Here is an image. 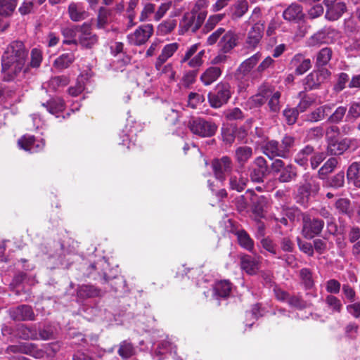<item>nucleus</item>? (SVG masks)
<instances>
[{
	"mask_svg": "<svg viewBox=\"0 0 360 360\" xmlns=\"http://www.w3.org/2000/svg\"><path fill=\"white\" fill-rule=\"evenodd\" d=\"M205 20L202 19V15L198 16L190 12L184 13L182 19L180 21L179 27L182 33L191 32H196L203 24Z\"/></svg>",
	"mask_w": 360,
	"mask_h": 360,
	"instance_id": "9b49d317",
	"label": "nucleus"
},
{
	"mask_svg": "<svg viewBox=\"0 0 360 360\" xmlns=\"http://www.w3.org/2000/svg\"><path fill=\"white\" fill-rule=\"evenodd\" d=\"M264 30V24L255 23L248 32L245 46L248 49L254 50L259 44Z\"/></svg>",
	"mask_w": 360,
	"mask_h": 360,
	"instance_id": "dca6fc26",
	"label": "nucleus"
},
{
	"mask_svg": "<svg viewBox=\"0 0 360 360\" xmlns=\"http://www.w3.org/2000/svg\"><path fill=\"white\" fill-rule=\"evenodd\" d=\"M248 4L245 0H240L235 4L234 15L236 18L242 17L248 11Z\"/></svg>",
	"mask_w": 360,
	"mask_h": 360,
	"instance_id": "774afa93",
	"label": "nucleus"
},
{
	"mask_svg": "<svg viewBox=\"0 0 360 360\" xmlns=\"http://www.w3.org/2000/svg\"><path fill=\"white\" fill-rule=\"evenodd\" d=\"M295 146V139L292 136L285 135L281 142L276 140L267 141L263 146V153L271 160L275 157L288 158Z\"/></svg>",
	"mask_w": 360,
	"mask_h": 360,
	"instance_id": "f03ea898",
	"label": "nucleus"
},
{
	"mask_svg": "<svg viewBox=\"0 0 360 360\" xmlns=\"http://www.w3.org/2000/svg\"><path fill=\"white\" fill-rule=\"evenodd\" d=\"M252 148L250 146H240L235 150V159L240 167H243L244 165L252 156Z\"/></svg>",
	"mask_w": 360,
	"mask_h": 360,
	"instance_id": "72a5a7b5",
	"label": "nucleus"
},
{
	"mask_svg": "<svg viewBox=\"0 0 360 360\" xmlns=\"http://www.w3.org/2000/svg\"><path fill=\"white\" fill-rule=\"evenodd\" d=\"M262 247L270 254L276 255L278 253L276 244L269 237L264 238L260 241Z\"/></svg>",
	"mask_w": 360,
	"mask_h": 360,
	"instance_id": "680f3d73",
	"label": "nucleus"
},
{
	"mask_svg": "<svg viewBox=\"0 0 360 360\" xmlns=\"http://www.w3.org/2000/svg\"><path fill=\"white\" fill-rule=\"evenodd\" d=\"M247 192L252 194L251 199L252 212L257 217H262L267 205V198L264 195H257L252 190H248Z\"/></svg>",
	"mask_w": 360,
	"mask_h": 360,
	"instance_id": "5701e85b",
	"label": "nucleus"
},
{
	"mask_svg": "<svg viewBox=\"0 0 360 360\" xmlns=\"http://www.w3.org/2000/svg\"><path fill=\"white\" fill-rule=\"evenodd\" d=\"M211 165L215 177L221 181L225 180L226 174L231 173L233 168V161L227 155L213 159Z\"/></svg>",
	"mask_w": 360,
	"mask_h": 360,
	"instance_id": "1a4fd4ad",
	"label": "nucleus"
},
{
	"mask_svg": "<svg viewBox=\"0 0 360 360\" xmlns=\"http://www.w3.org/2000/svg\"><path fill=\"white\" fill-rule=\"evenodd\" d=\"M222 70L219 67L211 66L205 70L200 76V81L205 86L211 85L221 76Z\"/></svg>",
	"mask_w": 360,
	"mask_h": 360,
	"instance_id": "c756f323",
	"label": "nucleus"
},
{
	"mask_svg": "<svg viewBox=\"0 0 360 360\" xmlns=\"http://www.w3.org/2000/svg\"><path fill=\"white\" fill-rule=\"evenodd\" d=\"M281 96V94L280 91H276L271 95V96L268 99V107L269 112L278 114L281 108V105L280 103V98Z\"/></svg>",
	"mask_w": 360,
	"mask_h": 360,
	"instance_id": "8fccbe9b",
	"label": "nucleus"
},
{
	"mask_svg": "<svg viewBox=\"0 0 360 360\" xmlns=\"http://www.w3.org/2000/svg\"><path fill=\"white\" fill-rule=\"evenodd\" d=\"M79 34L78 36V43L85 49H91L98 42V37L92 33L91 25L88 23H84L81 26H76Z\"/></svg>",
	"mask_w": 360,
	"mask_h": 360,
	"instance_id": "f8f14e48",
	"label": "nucleus"
},
{
	"mask_svg": "<svg viewBox=\"0 0 360 360\" xmlns=\"http://www.w3.org/2000/svg\"><path fill=\"white\" fill-rule=\"evenodd\" d=\"M42 60V53L38 49H33L31 51L30 66L32 68H39Z\"/></svg>",
	"mask_w": 360,
	"mask_h": 360,
	"instance_id": "338daca9",
	"label": "nucleus"
},
{
	"mask_svg": "<svg viewBox=\"0 0 360 360\" xmlns=\"http://www.w3.org/2000/svg\"><path fill=\"white\" fill-rule=\"evenodd\" d=\"M117 353L121 357L128 359L135 354V348L131 342L124 340L120 344Z\"/></svg>",
	"mask_w": 360,
	"mask_h": 360,
	"instance_id": "09e8293b",
	"label": "nucleus"
},
{
	"mask_svg": "<svg viewBox=\"0 0 360 360\" xmlns=\"http://www.w3.org/2000/svg\"><path fill=\"white\" fill-rule=\"evenodd\" d=\"M24 65L25 64L18 63L1 58L3 80L5 82L13 81L22 71Z\"/></svg>",
	"mask_w": 360,
	"mask_h": 360,
	"instance_id": "2eb2a0df",
	"label": "nucleus"
},
{
	"mask_svg": "<svg viewBox=\"0 0 360 360\" xmlns=\"http://www.w3.org/2000/svg\"><path fill=\"white\" fill-rule=\"evenodd\" d=\"M224 14H214L210 15L203 27V31L205 32H209L212 30L216 25L224 19Z\"/></svg>",
	"mask_w": 360,
	"mask_h": 360,
	"instance_id": "6e6d98bb",
	"label": "nucleus"
},
{
	"mask_svg": "<svg viewBox=\"0 0 360 360\" xmlns=\"http://www.w3.org/2000/svg\"><path fill=\"white\" fill-rule=\"evenodd\" d=\"M179 44L174 42L165 45L162 49L161 53L158 57L155 63V68L159 70H160L162 65L171 58L174 53L178 50Z\"/></svg>",
	"mask_w": 360,
	"mask_h": 360,
	"instance_id": "aec40b11",
	"label": "nucleus"
},
{
	"mask_svg": "<svg viewBox=\"0 0 360 360\" xmlns=\"http://www.w3.org/2000/svg\"><path fill=\"white\" fill-rule=\"evenodd\" d=\"M153 34V27L150 24L139 26L133 33L127 37V41L133 46H141L146 44Z\"/></svg>",
	"mask_w": 360,
	"mask_h": 360,
	"instance_id": "9d476101",
	"label": "nucleus"
},
{
	"mask_svg": "<svg viewBox=\"0 0 360 360\" xmlns=\"http://www.w3.org/2000/svg\"><path fill=\"white\" fill-rule=\"evenodd\" d=\"M347 108L346 106L340 105L331 114L328 120L330 123L338 124L343 120L344 117L347 112Z\"/></svg>",
	"mask_w": 360,
	"mask_h": 360,
	"instance_id": "5fc2aeb1",
	"label": "nucleus"
},
{
	"mask_svg": "<svg viewBox=\"0 0 360 360\" xmlns=\"http://www.w3.org/2000/svg\"><path fill=\"white\" fill-rule=\"evenodd\" d=\"M240 266L248 274L255 275L259 270V261L250 255H245L240 258Z\"/></svg>",
	"mask_w": 360,
	"mask_h": 360,
	"instance_id": "b1692460",
	"label": "nucleus"
},
{
	"mask_svg": "<svg viewBox=\"0 0 360 360\" xmlns=\"http://www.w3.org/2000/svg\"><path fill=\"white\" fill-rule=\"evenodd\" d=\"M303 186L307 190H308L313 196L316 195L321 188V185L319 181V177L311 174L309 172L305 173L303 176Z\"/></svg>",
	"mask_w": 360,
	"mask_h": 360,
	"instance_id": "bb28decb",
	"label": "nucleus"
},
{
	"mask_svg": "<svg viewBox=\"0 0 360 360\" xmlns=\"http://www.w3.org/2000/svg\"><path fill=\"white\" fill-rule=\"evenodd\" d=\"M255 167L250 171V178L254 183H262L269 173V167L264 158L259 156L253 162Z\"/></svg>",
	"mask_w": 360,
	"mask_h": 360,
	"instance_id": "4468645a",
	"label": "nucleus"
},
{
	"mask_svg": "<svg viewBox=\"0 0 360 360\" xmlns=\"http://www.w3.org/2000/svg\"><path fill=\"white\" fill-rule=\"evenodd\" d=\"M35 137L31 135H25L18 141V144L22 149L28 151L34 143Z\"/></svg>",
	"mask_w": 360,
	"mask_h": 360,
	"instance_id": "e2e57ef3",
	"label": "nucleus"
},
{
	"mask_svg": "<svg viewBox=\"0 0 360 360\" xmlns=\"http://www.w3.org/2000/svg\"><path fill=\"white\" fill-rule=\"evenodd\" d=\"M8 314L11 319L15 321H33L35 319L32 307L27 304L11 307L8 310Z\"/></svg>",
	"mask_w": 360,
	"mask_h": 360,
	"instance_id": "ddd939ff",
	"label": "nucleus"
},
{
	"mask_svg": "<svg viewBox=\"0 0 360 360\" xmlns=\"http://www.w3.org/2000/svg\"><path fill=\"white\" fill-rule=\"evenodd\" d=\"M207 1H199L195 4L190 13L198 16L202 15V19L205 20L207 15Z\"/></svg>",
	"mask_w": 360,
	"mask_h": 360,
	"instance_id": "bf43d9fd",
	"label": "nucleus"
},
{
	"mask_svg": "<svg viewBox=\"0 0 360 360\" xmlns=\"http://www.w3.org/2000/svg\"><path fill=\"white\" fill-rule=\"evenodd\" d=\"M188 128L193 134L202 138H208L216 134L218 126L210 120L194 117L189 121Z\"/></svg>",
	"mask_w": 360,
	"mask_h": 360,
	"instance_id": "20e7f679",
	"label": "nucleus"
},
{
	"mask_svg": "<svg viewBox=\"0 0 360 360\" xmlns=\"http://www.w3.org/2000/svg\"><path fill=\"white\" fill-rule=\"evenodd\" d=\"M18 336L22 340H38V333L35 327L20 325L17 329Z\"/></svg>",
	"mask_w": 360,
	"mask_h": 360,
	"instance_id": "4c0bfd02",
	"label": "nucleus"
},
{
	"mask_svg": "<svg viewBox=\"0 0 360 360\" xmlns=\"http://www.w3.org/2000/svg\"><path fill=\"white\" fill-rule=\"evenodd\" d=\"M307 213L302 212L300 209L297 207H288L285 210V215L288 217L291 221H295L302 220L304 215H306Z\"/></svg>",
	"mask_w": 360,
	"mask_h": 360,
	"instance_id": "13d9d810",
	"label": "nucleus"
},
{
	"mask_svg": "<svg viewBox=\"0 0 360 360\" xmlns=\"http://www.w3.org/2000/svg\"><path fill=\"white\" fill-rule=\"evenodd\" d=\"M339 134L340 129L337 126L332 125L326 129V151L330 155H340L350 146V141L347 139H339Z\"/></svg>",
	"mask_w": 360,
	"mask_h": 360,
	"instance_id": "7ed1b4c3",
	"label": "nucleus"
},
{
	"mask_svg": "<svg viewBox=\"0 0 360 360\" xmlns=\"http://www.w3.org/2000/svg\"><path fill=\"white\" fill-rule=\"evenodd\" d=\"M324 225L325 223L322 219L311 217L309 214H307L302 218V235L307 239H312L321 233Z\"/></svg>",
	"mask_w": 360,
	"mask_h": 360,
	"instance_id": "6e6552de",
	"label": "nucleus"
},
{
	"mask_svg": "<svg viewBox=\"0 0 360 360\" xmlns=\"http://www.w3.org/2000/svg\"><path fill=\"white\" fill-rule=\"evenodd\" d=\"M345 172L340 171L335 174L328 176L323 180V186L326 188H332L334 189H339L345 186Z\"/></svg>",
	"mask_w": 360,
	"mask_h": 360,
	"instance_id": "cd10ccee",
	"label": "nucleus"
},
{
	"mask_svg": "<svg viewBox=\"0 0 360 360\" xmlns=\"http://www.w3.org/2000/svg\"><path fill=\"white\" fill-rule=\"evenodd\" d=\"M109 15L110 11L108 9L103 7L100 8L97 21L98 28H103L107 24Z\"/></svg>",
	"mask_w": 360,
	"mask_h": 360,
	"instance_id": "69168bd1",
	"label": "nucleus"
},
{
	"mask_svg": "<svg viewBox=\"0 0 360 360\" xmlns=\"http://www.w3.org/2000/svg\"><path fill=\"white\" fill-rule=\"evenodd\" d=\"M335 207L339 213L352 217L353 214V208L351 205V201L348 198H340L335 203Z\"/></svg>",
	"mask_w": 360,
	"mask_h": 360,
	"instance_id": "c03bdc74",
	"label": "nucleus"
},
{
	"mask_svg": "<svg viewBox=\"0 0 360 360\" xmlns=\"http://www.w3.org/2000/svg\"><path fill=\"white\" fill-rule=\"evenodd\" d=\"M299 112L297 108L287 107L285 108L283 111V115L285 117V122L288 125L294 124L297 122Z\"/></svg>",
	"mask_w": 360,
	"mask_h": 360,
	"instance_id": "864d4df0",
	"label": "nucleus"
},
{
	"mask_svg": "<svg viewBox=\"0 0 360 360\" xmlns=\"http://www.w3.org/2000/svg\"><path fill=\"white\" fill-rule=\"evenodd\" d=\"M325 303L333 313H340L342 309V304L339 298L328 295L325 298Z\"/></svg>",
	"mask_w": 360,
	"mask_h": 360,
	"instance_id": "3c124183",
	"label": "nucleus"
},
{
	"mask_svg": "<svg viewBox=\"0 0 360 360\" xmlns=\"http://www.w3.org/2000/svg\"><path fill=\"white\" fill-rule=\"evenodd\" d=\"M42 105L52 115L61 112L65 108L64 100L59 97L53 98L46 103H42Z\"/></svg>",
	"mask_w": 360,
	"mask_h": 360,
	"instance_id": "c9c22d12",
	"label": "nucleus"
},
{
	"mask_svg": "<svg viewBox=\"0 0 360 360\" xmlns=\"http://www.w3.org/2000/svg\"><path fill=\"white\" fill-rule=\"evenodd\" d=\"M315 102V99L309 96L304 95L300 100L297 106L296 107L298 109V111L300 112H304L307 109H308L311 105H312Z\"/></svg>",
	"mask_w": 360,
	"mask_h": 360,
	"instance_id": "0e129e2a",
	"label": "nucleus"
},
{
	"mask_svg": "<svg viewBox=\"0 0 360 360\" xmlns=\"http://www.w3.org/2000/svg\"><path fill=\"white\" fill-rule=\"evenodd\" d=\"M346 11V4L342 1H338L337 4H334L326 8L325 17L330 21H335L338 20Z\"/></svg>",
	"mask_w": 360,
	"mask_h": 360,
	"instance_id": "a878e982",
	"label": "nucleus"
},
{
	"mask_svg": "<svg viewBox=\"0 0 360 360\" xmlns=\"http://www.w3.org/2000/svg\"><path fill=\"white\" fill-rule=\"evenodd\" d=\"M274 63V60L270 57L267 56L265 58L257 67L255 70L252 71L251 77L252 79H258L262 77V73L269 68L272 66Z\"/></svg>",
	"mask_w": 360,
	"mask_h": 360,
	"instance_id": "a18cd8bd",
	"label": "nucleus"
},
{
	"mask_svg": "<svg viewBox=\"0 0 360 360\" xmlns=\"http://www.w3.org/2000/svg\"><path fill=\"white\" fill-rule=\"evenodd\" d=\"M68 13L70 18L74 22H79L86 19L89 14L81 3L72 2L68 6Z\"/></svg>",
	"mask_w": 360,
	"mask_h": 360,
	"instance_id": "412c9836",
	"label": "nucleus"
},
{
	"mask_svg": "<svg viewBox=\"0 0 360 360\" xmlns=\"http://www.w3.org/2000/svg\"><path fill=\"white\" fill-rule=\"evenodd\" d=\"M239 245L248 251L254 248V241L245 230H238L236 232Z\"/></svg>",
	"mask_w": 360,
	"mask_h": 360,
	"instance_id": "79ce46f5",
	"label": "nucleus"
},
{
	"mask_svg": "<svg viewBox=\"0 0 360 360\" xmlns=\"http://www.w3.org/2000/svg\"><path fill=\"white\" fill-rule=\"evenodd\" d=\"M231 96V86L227 82L218 83L213 92L207 96L208 102L211 107L219 108L227 103Z\"/></svg>",
	"mask_w": 360,
	"mask_h": 360,
	"instance_id": "423d86ee",
	"label": "nucleus"
},
{
	"mask_svg": "<svg viewBox=\"0 0 360 360\" xmlns=\"http://www.w3.org/2000/svg\"><path fill=\"white\" fill-rule=\"evenodd\" d=\"M28 56V51L20 41H12L6 49L1 58L25 64Z\"/></svg>",
	"mask_w": 360,
	"mask_h": 360,
	"instance_id": "0eeeda50",
	"label": "nucleus"
},
{
	"mask_svg": "<svg viewBox=\"0 0 360 360\" xmlns=\"http://www.w3.org/2000/svg\"><path fill=\"white\" fill-rule=\"evenodd\" d=\"M262 58V53L257 52L250 58L245 60L239 66L238 71L243 75H247L252 73V69L258 63Z\"/></svg>",
	"mask_w": 360,
	"mask_h": 360,
	"instance_id": "7c9ffc66",
	"label": "nucleus"
},
{
	"mask_svg": "<svg viewBox=\"0 0 360 360\" xmlns=\"http://www.w3.org/2000/svg\"><path fill=\"white\" fill-rule=\"evenodd\" d=\"M16 4L11 0H0V32H4L9 26V22L4 18L8 17L13 12Z\"/></svg>",
	"mask_w": 360,
	"mask_h": 360,
	"instance_id": "a211bd4d",
	"label": "nucleus"
},
{
	"mask_svg": "<svg viewBox=\"0 0 360 360\" xmlns=\"http://www.w3.org/2000/svg\"><path fill=\"white\" fill-rule=\"evenodd\" d=\"M75 57L73 53H63L55 59L53 67L58 71L68 68L75 61Z\"/></svg>",
	"mask_w": 360,
	"mask_h": 360,
	"instance_id": "2f4dec72",
	"label": "nucleus"
},
{
	"mask_svg": "<svg viewBox=\"0 0 360 360\" xmlns=\"http://www.w3.org/2000/svg\"><path fill=\"white\" fill-rule=\"evenodd\" d=\"M347 179L349 182L360 188V162H352L347 168Z\"/></svg>",
	"mask_w": 360,
	"mask_h": 360,
	"instance_id": "f704fd0d",
	"label": "nucleus"
},
{
	"mask_svg": "<svg viewBox=\"0 0 360 360\" xmlns=\"http://www.w3.org/2000/svg\"><path fill=\"white\" fill-rule=\"evenodd\" d=\"M313 195L308 190H307L303 186L300 185L297 189V194L296 195V201L297 203L305 206L310 198V196Z\"/></svg>",
	"mask_w": 360,
	"mask_h": 360,
	"instance_id": "4d7b16f0",
	"label": "nucleus"
},
{
	"mask_svg": "<svg viewBox=\"0 0 360 360\" xmlns=\"http://www.w3.org/2000/svg\"><path fill=\"white\" fill-rule=\"evenodd\" d=\"M321 82L314 71L309 73L303 82L305 91L317 89L321 86Z\"/></svg>",
	"mask_w": 360,
	"mask_h": 360,
	"instance_id": "de8ad7c7",
	"label": "nucleus"
},
{
	"mask_svg": "<svg viewBox=\"0 0 360 360\" xmlns=\"http://www.w3.org/2000/svg\"><path fill=\"white\" fill-rule=\"evenodd\" d=\"M70 83V78L66 75L52 77L48 83L49 88L54 91L66 86Z\"/></svg>",
	"mask_w": 360,
	"mask_h": 360,
	"instance_id": "37998d69",
	"label": "nucleus"
},
{
	"mask_svg": "<svg viewBox=\"0 0 360 360\" xmlns=\"http://www.w3.org/2000/svg\"><path fill=\"white\" fill-rule=\"evenodd\" d=\"M77 296L82 299L99 297L101 296V290L93 285H83L78 288Z\"/></svg>",
	"mask_w": 360,
	"mask_h": 360,
	"instance_id": "ea45409f",
	"label": "nucleus"
},
{
	"mask_svg": "<svg viewBox=\"0 0 360 360\" xmlns=\"http://www.w3.org/2000/svg\"><path fill=\"white\" fill-rule=\"evenodd\" d=\"M20 347L22 354L31 355L34 357H39L41 354V351L37 349L36 345L33 343L20 342Z\"/></svg>",
	"mask_w": 360,
	"mask_h": 360,
	"instance_id": "603ef678",
	"label": "nucleus"
},
{
	"mask_svg": "<svg viewBox=\"0 0 360 360\" xmlns=\"http://www.w3.org/2000/svg\"><path fill=\"white\" fill-rule=\"evenodd\" d=\"M290 67L296 75H302L311 68V61L304 55L297 53L291 59Z\"/></svg>",
	"mask_w": 360,
	"mask_h": 360,
	"instance_id": "f3484780",
	"label": "nucleus"
},
{
	"mask_svg": "<svg viewBox=\"0 0 360 360\" xmlns=\"http://www.w3.org/2000/svg\"><path fill=\"white\" fill-rule=\"evenodd\" d=\"M283 17L288 21H298L303 18L302 7L297 3L291 4L283 13Z\"/></svg>",
	"mask_w": 360,
	"mask_h": 360,
	"instance_id": "393cba45",
	"label": "nucleus"
},
{
	"mask_svg": "<svg viewBox=\"0 0 360 360\" xmlns=\"http://www.w3.org/2000/svg\"><path fill=\"white\" fill-rule=\"evenodd\" d=\"M339 165V160L337 158L331 157L328 158L324 164L318 170V177L323 180L332 174Z\"/></svg>",
	"mask_w": 360,
	"mask_h": 360,
	"instance_id": "c85d7f7f",
	"label": "nucleus"
},
{
	"mask_svg": "<svg viewBox=\"0 0 360 360\" xmlns=\"http://www.w3.org/2000/svg\"><path fill=\"white\" fill-rule=\"evenodd\" d=\"M217 41L219 51L228 53L238 45V36L232 30L219 27L207 37L206 43L212 46Z\"/></svg>",
	"mask_w": 360,
	"mask_h": 360,
	"instance_id": "f257e3e1",
	"label": "nucleus"
},
{
	"mask_svg": "<svg viewBox=\"0 0 360 360\" xmlns=\"http://www.w3.org/2000/svg\"><path fill=\"white\" fill-rule=\"evenodd\" d=\"M349 82V76L346 72H340L335 75V82L333 85V91L340 93L344 90Z\"/></svg>",
	"mask_w": 360,
	"mask_h": 360,
	"instance_id": "49530a36",
	"label": "nucleus"
},
{
	"mask_svg": "<svg viewBox=\"0 0 360 360\" xmlns=\"http://www.w3.org/2000/svg\"><path fill=\"white\" fill-rule=\"evenodd\" d=\"M248 178L241 172L231 174L229 177V188L237 192H242L248 183Z\"/></svg>",
	"mask_w": 360,
	"mask_h": 360,
	"instance_id": "4be33fe9",
	"label": "nucleus"
},
{
	"mask_svg": "<svg viewBox=\"0 0 360 360\" xmlns=\"http://www.w3.org/2000/svg\"><path fill=\"white\" fill-rule=\"evenodd\" d=\"M232 287L233 284L229 280L219 281L214 284V293L220 297L226 298L231 295Z\"/></svg>",
	"mask_w": 360,
	"mask_h": 360,
	"instance_id": "e433bc0d",
	"label": "nucleus"
},
{
	"mask_svg": "<svg viewBox=\"0 0 360 360\" xmlns=\"http://www.w3.org/2000/svg\"><path fill=\"white\" fill-rule=\"evenodd\" d=\"M331 110L329 105H323L316 108L314 110L307 114L306 121L309 122H316L325 119Z\"/></svg>",
	"mask_w": 360,
	"mask_h": 360,
	"instance_id": "473e14b6",
	"label": "nucleus"
},
{
	"mask_svg": "<svg viewBox=\"0 0 360 360\" xmlns=\"http://www.w3.org/2000/svg\"><path fill=\"white\" fill-rule=\"evenodd\" d=\"M300 276L302 283L307 288H311L314 285L312 273L309 269H302L300 271Z\"/></svg>",
	"mask_w": 360,
	"mask_h": 360,
	"instance_id": "052dcab7",
	"label": "nucleus"
},
{
	"mask_svg": "<svg viewBox=\"0 0 360 360\" xmlns=\"http://www.w3.org/2000/svg\"><path fill=\"white\" fill-rule=\"evenodd\" d=\"M340 37L339 32L333 28H328L324 31L315 34L311 37V44L319 43H333Z\"/></svg>",
	"mask_w": 360,
	"mask_h": 360,
	"instance_id": "6ab92c4d",
	"label": "nucleus"
},
{
	"mask_svg": "<svg viewBox=\"0 0 360 360\" xmlns=\"http://www.w3.org/2000/svg\"><path fill=\"white\" fill-rule=\"evenodd\" d=\"M314 152V148L310 145L306 146L304 148L301 149L295 158V162L302 167L307 166L308 165V158Z\"/></svg>",
	"mask_w": 360,
	"mask_h": 360,
	"instance_id": "a19ab883",
	"label": "nucleus"
},
{
	"mask_svg": "<svg viewBox=\"0 0 360 360\" xmlns=\"http://www.w3.org/2000/svg\"><path fill=\"white\" fill-rule=\"evenodd\" d=\"M333 50L329 47H324L318 51L316 56V67L326 66L331 60Z\"/></svg>",
	"mask_w": 360,
	"mask_h": 360,
	"instance_id": "58836bf2",
	"label": "nucleus"
},
{
	"mask_svg": "<svg viewBox=\"0 0 360 360\" xmlns=\"http://www.w3.org/2000/svg\"><path fill=\"white\" fill-rule=\"evenodd\" d=\"M271 169L274 174H278V180L281 183H289L295 181L297 177V169L292 164L285 165L281 159H275Z\"/></svg>",
	"mask_w": 360,
	"mask_h": 360,
	"instance_id": "39448f33",
	"label": "nucleus"
}]
</instances>
